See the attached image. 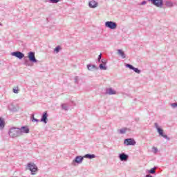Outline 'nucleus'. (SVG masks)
Here are the masks:
<instances>
[{"label":"nucleus","instance_id":"nucleus-26","mask_svg":"<svg viewBox=\"0 0 177 177\" xmlns=\"http://www.w3.org/2000/svg\"><path fill=\"white\" fill-rule=\"evenodd\" d=\"M60 49H62V47L60 46H57L55 49L54 51L57 53L58 52H60Z\"/></svg>","mask_w":177,"mask_h":177},{"label":"nucleus","instance_id":"nucleus-6","mask_svg":"<svg viewBox=\"0 0 177 177\" xmlns=\"http://www.w3.org/2000/svg\"><path fill=\"white\" fill-rule=\"evenodd\" d=\"M149 2L156 6V8H162V5H164L163 0H148Z\"/></svg>","mask_w":177,"mask_h":177},{"label":"nucleus","instance_id":"nucleus-9","mask_svg":"<svg viewBox=\"0 0 177 177\" xmlns=\"http://www.w3.org/2000/svg\"><path fill=\"white\" fill-rule=\"evenodd\" d=\"M11 55L12 56H15V57H17L20 60H21V59L24 57V54L20 51L12 52Z\"/></svg>","mask_w":177,"mask_h":177},{"label":"nucleus","instance_id":"nucleus-10","mask_svg":"<svg viewBox=\"0 0 177 177\" xmlns=\"http://www.w3.org/2000/svg\"><path fill=\"white\" fill-rule=\"evenodd\" d=\"M88 6L91 9H95L99 6V3L95 0H91L88 2Z\"/></svg>","mask_w":177,"mask_h":177},{"label":"nucleus","instance_id":"nucleus-24","mask_svg":"<svg viewBox=\"0 0 177 177\" xmlns=\"http://www.w3.org/2000/svg\"><path fill=\"white\" fill-rule=\"evenodd\" d=\"M8 109L10 110V111H15V105H13V104H10L8 105Z\"/></svg>","mask_w":177,"mask_h":177},{"label":"nucleus","instance_id":"nucleus-1","mask_svg":"<svg viewBox=\"0 0 177 177\" xmlns=\"http://www.w3.org/2000/svg\"><path fill=\"white\" fill-rule=\"evenodd\" d=\"M8 135L10 138L15 139L16 138H20V130L17 127H11L8 131Z\"/></svg>","mask_w":177,"mask_h":177},{"label":"nucleus","instance_id":"nucleus-22","mask_svg":"<svg viewBox=\"0 0 177 177\" xmlns=\"http://www.w3.org/2000/svg\"><path fill=\"white\" fill-rule=\"evenodd\" d=\"M61 107H62V110H65V111H67L68 110V106H67L66 104H62L61 105Z\"/></svg>","mask_w":177,"mask_h":177},{"label":"nucleus","instance_id":"nucleus-3","mask_svg":"<svg viewBox=\"0 0 177 177\" xmlns=\"http://www.w3.org/2000/svg\"><path fill=\"white\" fill-rule=\"evenodd\" d=\"M154 127H155L156 129H157V132H158V133H159L160 136H162L165 139L169 140V137L167 135H165L164 130H162L161 127H159L158 123H155Z\"/></svg>","mask_w":177,"mask_h":177},{"label":"nucleus","instance_id":"nucleus-36","mask_svg":"<svg viewBox=\"0 0 177 177\" xmlns=\"http://www.w3.org/2000/svg\"><path fill=\"white\" fill-rule=\"evenodd\" d=\"M97 60H98V63H100V62H102V54L98 55Z\"/></svg>","mask_w":177,"mask_h":177},{"label":"nucleus","instance_id":"nucleus-17","mask_svg":"<svg viewBox=\"0 0 177 177\" xmlns=\"http://www.w3.org/2000/svg\"><path fill=\"white\" fill-rule=\"evenodd\" d=\"M127 131H128L127 128H122L118 130V133H120V135H124L127 133Z\"/></svg>","mask_w":177,"mask_h":177},{"label":"nucleus","instance_id":"nucleus-13","mask_svg":"<svg viewBox=\"0 0 177 177\" xmlns=\"http://www.w3.org/2000/svg\"><path fill=\"white\" fill-rule=\"evenodd\" d=\"M118 157L120 161H128V158H129V156L125 153H119Z\"/></svg>","mask_w":177,"mask_h":177},{"label":"nucleus","instance_id":"nucleus-7","mask_svg":"<svg viewBox=\"0 0 177 177\" xmlns=\"http://www.w3.org/2000/svg\"><path fill=\"white\" fill-rule=\"evenodd\" d=\"M28 57L31 63H37L38 62V60H37L35 58V53L34 52H29L28 54Z\"/></svg>","mask_w":177,"mask_h":177},{"label":"nucleus","instance_id":"nucleus-14","mask_svg":"<svg viewBox=\"0 0 177 177\" xmlns=\"http://www.w3.org/2000/svg\"><path fill=\"white\" fill-rule=\"evenodd\" d=\"M106 94L109 95H117V91L111 87L106 89Z\"/></svg>","mask_w":177,"mask_h":177},{"label":"nucleus","instance_id":"nucleus-16","mask_svg":"<svg viewBox=\"0 0 177 177\" xmlns=\"http://www.w3.org/2000/svg\"><path fill=\"white\" fill-rule=\"evenodd\" d=\"M118 55H119V56H121L122 59H125V57H127V56L125 55V53H124V51L121 49L118 50Z\"/></svg>","mask_w":177,"mask_h":177},{"label":"nucleus","instance_id":"nucleus-11","mask_svg":"<svg viewBox=\"0 0 177 177\" xmlns=\"http://www.w3.org/2000/svg\"><path fill=\"white\" fill-rule=\"evenodd\" d=\"M23 133H30V129L27 127H21L19 128V134L22 136Z\"/></svg>","mask_w":177,"mask_h":177},{"label":"nucleus","instance_id":"nucleus-8","mask_svg":"<svg viewBox=\"0 0 177 177\" xmlns=\"http://www.w3.org/2000/svg\"><path fill=\"white\" fill-rule=\"evenodd\" d=\"M124 144L126 146H135V145H136V141L132 138H127L124 140Z\"/></svg>","mask_w":177,"mask_h":177},{"label":"nucleus","instance_id":"nucleus-23","mask_svg":"<svg viewBox=\"0 0 177 177\" xmlns=\"http://www.w3.org/2000/svg\"><path fill=\"white\" fill-rule=\"evenodd\" d=\"M99 67L100 70H107V66L104 64H100Z\"/></svg>","mask_w":177,"mask_h":177},{"label":"nucleus","instance_id":"nucleus-4","mask_svg":"<svg viewBox=\"0 0 177 177\" xmlns=\"http://www.w3.org/2000/svg\"><path fill=\"white\" fill-rule=\"evenodd\" d=\"M84 156H77L75 158V159L72 161L71 165L75 167L77 164H82V161H84Z\"/></svg>","mask_w":177,"mask_h":177},{"label":"nucleus","instance_id":"nucleus-28","mask_svg":"<svg viewBox=\"0 0 177 177\" xmlns=\"http://www.w3.org/2000/svg\"><path fill=\"white\" fill-rule=\"evenodd\" d=\"M152 151L153 153H154V154H157L158 151V149H157V147H152Z\"/></svg>","mask_w":177,"mask_h":177},{"label":"nucleus","instance_id":"nucleus-20","mask_svg":"<svg viewBox=\"0 0 177 177\" xmlns=\"http://www.w3.org/2000/svg\"><path fill=\"white\" fill-rule=\"evenodd\" d=\"M165 5L167 8H172V6H174V3L171 1H167Z\"/></svg>","mask_w":177,"mask_h":177},{"label":"nucleus","instance_id":"nucleus-29","mask_svg":"<svg viewBox=\"0 0 177 177\" xmlns=\"http://www.w3.org/2000/svg\"><path fill=\"white\" fill-rule=\"evenodd\" d=\"M133 71H134L135 73H136L137 74H140L141 71L140 70H139V68H133Z\"/></svg>","mask_w":177,"mask_h":177},{"label":"nucleus","instance_id":"nucleus-32","mask_svg":"<svg viewBox=\"0 0 177 177\" xmlns=\"http://www.w3.org/2000/svg\"><path fill=\"white\" fill-rule=\"evenodd\" d=\"M126 67H127L130 70H133V68H134L133 66H132V65H131L129 64H126Z\"/></svg>","mask_w":177,"mask_h":177},{"label":"nucleus","instance_id":"nucleus-12","mask_svg":"<svg viewBox=\"0 0 177 177\" xmlns=\"http://www.w3.org/2000/svg\"><path fill=\"white\" fill-rule=\"evenodd\" d=\"M40 121L41 122H44V124H48V112L47 111H45L43 113Z\"/></svg>","mask_w":177,"mask_h":177},{"label":"nucleus","instance_id":"nucleus-19","mask_svg":"<svg viewBox=\"0 0 177 177\" xmlns=\"http://www.w3.org/2000/svg\"><path fill=\"white\" fill-rule=\"evenodd\" d=\"M5 128V120L0 118V129Z\"/></svg>","mask_w":177,"mask_h":177},{"label":"nucleus","instance_id":"nucleus-15","mask_svg":"<svg viewBox=\"0 0 177 177\" xmlns=\"http://www.w3.org/2000/svg\"><path fill=\"white\" fill-rule=\"evenodd\" d=\"M87 68L89 71H93V70H97V67L96 66V65H92V64L87 65Z\"/></svg>","mask_w":177,"mask_h":177},{"label":"nucleus","instance_id":"nucleus-2","mask_svg":"<svg viewBox=\"0 0 177 177\" xmlns=\"http://www.w3.org/2000/svg\"><path fill=\"white\" fill-rule=\"evenodd\" d=\"M26 169H28L31 172V175H37L38 172V167L34 162H29L27 164Z\"/></svg>","mask_w":177,"mask_h":177},{"label":"nucleus","instance_id":"nucleus-33","mask_svg":"<svg viewBox=\"0 0 177 177\" xmlns=\"http://www.w3.org/2000/svg\"><path fill=\"white\" fill-rule=\"evenodd\" d=\"M12 91L14 93H19V87L13 88Z\"/></svg>","mask_w":177,"mask_h":177},{"label":"nucleus","instance_id":"nucleus-21","mask_svg":"<svg viewBox=\"0 0 177 177\" xmlns=\"http://www.w3.org/2000/svg\"><path fill=\"white\" fill-rule=\"evenodd\" d=\"M156 169H157V167H154L152 169H151L150 170H148L147 173L154 174H156Z\"/></svg>","mask_w":177,"mask_h":177},{"label":"nucleus","instance_id":"nucleus-18","mask_svg":"<svg viewBox=\"0 0 177 177\" xmlns=\"http://www.w3.org/2000/svg\"><path fill=\"white\" fill-rule=\"evenodd\" d=\"M84 158H88V160H92V158H96V156L95 154H89L87 153L84 156Z\"/></svg>","mask_w":177,"mask_h":177},{"label":"nucleus","instance_id":"nucleus-5","mask_svg":"<svg viewBox=\"0 0 177 177\" xmlns=\"http://www.w3.org/2000/svg\"><path fill=\"white\" fill-rule=\"evenodd\" d=\"M105 27L110 28V30H115L117 28V23L113 21H107L105 22Z\"/></svg>","mask_w":177,"mask_h":177},{"label":"nucleus","instance_id":"nucleus-25","mask_svg":"<svg viewBox=\"0 0 177 177\" xmlns=\"http://www.w3.org/2000/svg\"><path fill=\"white\" fill-rule=\"evenodd\" d=\"M31 120L32 122H39V120L35 119V118H34V115H32Z\"/></svg>","mask_w":177,"mask_h":177},{"label":"nucleus","instance_id":"nucleus-35","mask_svg":"<svg viewBox=\"0 0 177 177\" xmlns=\"http://www.w3.org/2000/svg\"><path fill=\"white\" fill-rule=\"evenodd\" d=\"M101 63H102V64H107V59H102Z\"/></svg>","mask_w":177,"mask_h":177},{"label":"nucleus","instance_id":"nucleus-30","mask_svg":"<svg viewBox=\"0 0 177 177\" xmlns=\"http://www.w3.org/2000/svg\"><path fill=\"white\" fill-rule=\"evenodd\" d=\"M74 80H75V84H79V82H80V77L78 76H75L74 77Z\"/></svg>","mask_w":177,"mask_h":177},{"label":"nucleus","instance_id":"nucleus-37","mask_svg":"<svg viewBox=\"0 0 177 177\" xmlns=\"http://www.w3.org/2000/svg\"><path fill=\"white\" fill-rule=\"evenodd\" d=\"M146 1H143L142 2H141L140 5H146Z\"/></svg>","mask_w":177,"mask_h":177},{"label":"nucleus","instance_id":"nucleus-27","mask_svg":"<svg viewBox=\"0 0 177 177\" xmlns=\"http://www.w3.org/2000/svg\"><path fill=\"white\" fill-rule=\"evenodd\" d=\"M62 0H49L50 3H59Z\"/></svg>","mask_w":177,"mask_h":177},{"label":"nucleus","instance_id":"nucleus-31","mask_svg":"<svg viewBox=\"0 0 177 177\" xmlns=\"http://www.w3.org/2000/svg\"><path fill=\"white\" fill-rule=\"evenodd\" d=\"M24 64H25V66H31L30 61H28V59H25Z\"/></svg>","mask_w":177,"mask_h":177},{"label":"nucleus","instance_id":"nucleus-34","mask_svg":"<svg viewBox=\"0 0 177 177\" xmlns=\"http://www.w3.org/2000/svg\"><path fill=\"white\" fill-rule=\"evenodd\" d=\"M171 106L172 107V109H176V107H177V102L171 103Z\"/></svg>","mask_w":177,"mask_h":177}]
</instances>
